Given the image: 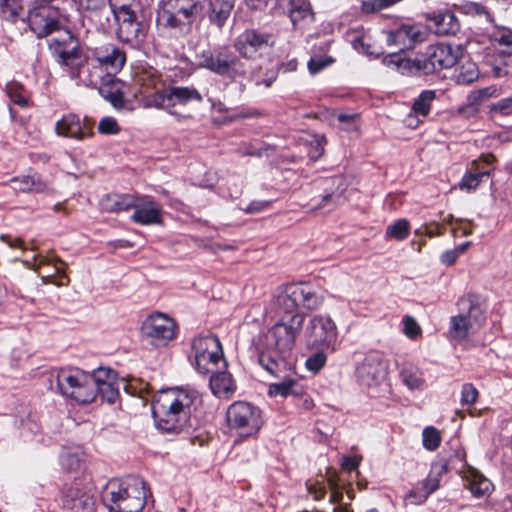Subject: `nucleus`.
<instances>
[{"label": "nucleus", "instance_id": "obj_46", "mask_svg": "<svg viewBox=\"0 0 512 512\" xmlns=\"http://www.w3.org/2000/svg\"><path fill=\"white\" fill-rule=\"evenodd\" d=\"M410 225L408 220L399 219L393 224L389 225L386 229V238L396 239L402 241L409 236Z\"/></svg>", "mask_w": 512, "mask_h": 512}, {"label": "nucleus", "instance_id": "obj_45", "mask_svg": "<svg viewBox=\"0 0 512 512\" xmlns=\"http://www.w3.org/2000/svg\"><path fill=\"white\" fill-rule=\"evenodd\" d=\"M95 399L99 396L103 401L114 403L119 396L117 381L96 384Z\"/></svg>", "mask_w": 512, "mask_h": 512}, {"label": "nucleus", "instance_id": "obj_15", "mask_svg": "<svg viewBox=\"0 0 512 512\" xmlns=\"http://www.w3.org/2000/svg\"><path fill=\"white\" fill-rule=\"evenodd\" d=\"M355 375L363 387H379L386 379L387 364L378 354H369L357 365Z\"/></svg>", "mask_w": 512, "mask_h": 512}, {"label": "nucleus", "instance_id": "obj_44", "mask_svg": "<svg viewBox=\"0 0 512 512\" xmlns=\"http://www.w3.org/2000/svg\"><path fill=\"white\" fill-rule=\"evenodd\" d=\"M436 94L433 90L423 91L415 100L412 110L416 116L426 117L431 109V103L435 99Z\"/></svg>", "mask_w": 512, "mask_h": 512}, {"label": "nucleus", "instance_id": "obj_41", "mask_svg": "<svg viewBox=\"0 0 512 512\" xmlns=\"http://www.w3.org/2000/svg\"><path fill=\"white\" fill-rule=\"evenodd\" d=\"M289 1V17L293 23L296 25L301 21L312 18L313 14L311 11L310 4L307 0H288Z\"/></svg>", "mask_w": 512, "mask_h": 512}, {"label": "nucleus", "instance_id": "obj_1", "mask_svg": "<svg viewBox=\"0 0 512 512\" xmlns=\"http://www.w3.org/2000/svg\"><path fill=\"white\" fill-rule=\"evenodd\" d=\"M29 25L38 38L51 36L49 49L56 63L73 80L81 65L87 62L80 42L65 29L66 17L53 6H41L30 11Z\"/></svg>", "mask_w": 512, "mask_h": 512}, {"label": "nucleus", "instance_id": "obj_30", "mask_svg": "<svg viewBox=\"0 0 512 512\" xmlns=\"http://www.w3.org/2000/svg\"><path fill=\"white\" fill-rule=\"evenodd\" d=\"M135 196L131 194H107L101 201V208L106 212H121L132 209Z\"/></svg>", "mask_w": 512, "mask_h": 512}, {"label": "nucleus", "instance_id": "obj_51", "mask_svg": "<svg viewBox=\"0 0 512 512\" xmlns=\"http://www.w3.org/2000/svg\"><path fill=\"white\" fill-rule=\"evenodd\" d=\"M325 351H328L327 349H317V352L306 360V367L308 370L312 372H318L320 371L327 361V355Z\"/></svg>", "mask_w": 512, "mask_h": 512}, {"label": "nucleus", "instance_id": "obj_37", "mask_svg": "<svg viewBox=\"0 0 512 512\" xmlns=\"http://www.w3.org/2000/svg\"><path fill=\"white\" fill-rule=\"evenodd\" d=\"M488 35L491 40L497 42L500 46H502V52L506 54H512V30L504 27L496 25L494 22L491 23V28L488 29Z\"/></svg>", "mask_w": 512, "mask_h": 512}, {"label": "nucleus", "instance_id": "obj_12", "mask_svg": "<svg viewBox=\"0 0 512 512\" xmlns=\"http://www.w3.org/2000/svg\"><path fill=\"white\" fill-rule=\"evenodd\" d=\"M177 325L170 316L161 312L149 315L141 325V332L154 347H164L176 337Z\"/></svg>", "mask_w": 512, "mask_h": 512}, {"label": "nucleus", "instance_id": "obj_40", "mask_svg": "<svg viewBox=\"0 0 512 512\" xmlns=\"http://www.w3.org/2000/svg\"><path fill=\"white\" fill-rule=\"evenodd\" d=\"M83 452L80 447L64 448L60 455V462L64 469L76 471L81 468Z\"/></svg>", "mask_w": 512, "mask_h": 512}, {"label": "nucleus", "instance_id": "obj_39", "mask_svg": "<svg viewBox=\"0 0 512 512\" xmlns=\"http://www.w3.org/2000/svg\"><path fill=\"white\" fill-rule=\"evenodd\" d=\"M117 35L123 42H137L144 37L142 24L140 22L121 23L118 25Z\"/></svg>", "mask_w": 512, "mask_h": 512}, {"label": "nucleus", "instance_id": "obj_50", "mask_svg": "<svg viewBox=\"0 0 512 512\" xmlns=\"http://www.w3.org/2000/svg\"><path fill=\"white\" fill-rule=\"evenodd\" d=\"M111 16L114 17L118 25L121 23L138 22L136 20L135 11L128 5H121L119 7H115L113 5L111 9Z\"/></svg>", "mask_w": 512, "mask_h": 512}, {"label": "nucleus", "instance_id": "obj_9", "mask_svg": "<svg viewBox=\"0 0 512 512\" xmlns=\"http://www.w3.org/2000/svg\"><path fill=\"white\" fill-rule=\"evenodd\" d=\"M226 419L228 426L244 437L257 434L263 424L261 410L246 401L232 403L227 409Z\"/></svg>", "mask_w": 512, "mask_h": 512}, {"label": "nucleus", "instance_id": "obj_7", "mask_svg": "<svg viewBox=\"0 0 512 512\" xmlns=\"http://www.w3.org/2000/svg\"><path fill=\"white\" fill-rule=\"evenodd\" d=\"M321 303V297L306 284L287 285L276 296V306L280 317L301 314L298 311L300 306L316 309Z\"/></svg>", "mask_w": 512, "mask_h": 512}, {"label": "nucleus", "instance_id": "obj_14", "mask_svg": "<svg viewBox=\"0 0 512 512\" xmlns=\"http://www.w3.org/2000/svg\"><path fill=\"white\" fill-rule=\"evenodd\" d=\"M460 56L459 47L453 48L450 44L440 43L430 46L422 54V74L429 75L436 71L447 69L456 64Z\"/></svg>", "mask_w": 512, "mask_h": 512}, {"label": "nucleus", "instance_id": "obj_60", "mask_svg": "<svg viewBox=\"0 0 512 512\" xmlns=\"http://www.w3.org/2000/svg\"><path fill=\"white\" fill-rule=\"evenodd\" d=\"M167 96L168 87L158 90L149 98V105L158 109H166L168 111L169 102L167 101Z\"/></svg>", "mask_w": 512, "mask_h": 512}, {"label": "nucleus", "instance_id": "obj_8", "mask_svg": "<svg viewBox=\"0 0 512 512\" xmlns=\"http://www.w3.org/2000/svg\"><path fill=\"white\" fill-rule=\"evenodd\" d=\"M192 347L195 352V368L199 373L206 375L227 368L221 342L216 336L198 337Z\"/></svg>", "mask_w": 512, "mask_h": 512}, {"label": "nucleus", "instance_id": "obj_47", "mask_svg": "<svg viewBox=\"0 0 512 512\" xmlns=\"http://www.w3.org/2000/svg\"><path fill=\"white\" fill-rule=\"evenodd\" d=\"M488 171H468L459 182V187L462 190L471 191L478 187L483 177H488Z\"/></svg>", "mask_w": 512, "mask_h": 512}, {"label": "nucleus", "instance_id": "obj_52", "mask_svg": "<svg viewBox=\"0 0 512 512\" xmlns=\"http://www.w3.org/2000/svg\"><path fill=\"white\" fill-rule=\"evenodd\" d=\"M19 6L16 0H0V17L8 21H14L18 16Z\"/></svg>", "mask_w": 512, "mask_h": 512}, {"label": "nucleus", "instance_id": "obj_36", "mask_svg": "<svg viewBox=\"0 0 512 512\" xmlns=\"http://www.w3.org/2000/svg\"><path fill=\"white\" fill-rule=\"evenodd\" d=\"M280 381L271 383L268 388V394L276 397H288L289 395H298L302 392V388L299 383L287 376L285 378H278Z\"/></svg>", "mask_w": 512, "mask_h": 512}, {"label": "nucleus", "instance_id": "obj_54", "mask_svg": "<svg viewBox=\"0 0 512 512\" xmlns=\"http://www.w3.org/2000/svg\"><path fill=\"white\" fill-rule=\"evenodd\" d=\"M98 131L102 135H116L120 132V126L115 118L107 116L100 120Z\"/></svg>", "mask_w": 512, "mask_h": 512}, {"label": "nucleus", "instance_id": "obj_3", "mask_svg": "<svg viewBox=\"0 0 512 512\" xmlns=\"http://www.w3.org/2000/svg\"><path fill=\"white\" fill-rule=\"evenodd\" d=\"M202 6L195 0H161L156 11V26L160 32L189 30L196 21Z\"/></svg>", "mask_w": 512, "mask_h": 512}, {"label": "nucleus", "instance_id": "obj_38", "mask_svg": "<svg viewBox=\"0 0 512 512\" xmlns=\"http://www.w3.org/2000/svg\"><path fill=\"white\" fill-rule=\"evenodd\" d=\"M453 77L457 84H471L479 77L478 67L474 62L466 60L455 69Z\"/></svg>", "mask_w": 512, "mask_h": 512}, {"label": "nucleus", "instance_id": "obj_32", "mask_svg": "<svg viewBox=\"0 0 512 512\" xmlns=\"http://www.w3.org/2000/svg\"><path fill=\"white\" fill-rule=\"evenodd\" d=\"M402 383L409 390H422L425 385L423 372L412 363H405L399 371Z\"/></svg>", "mask_w": 512, "mask_h": 512}, {"label": "nucleus", "instance_id": "obj_22", "mask_svg": "<svg viewBox=\"0 0 512 512\" xmlns=\"http://www.w3.org/2000/svg\"><path fill=\"white\" fill-rule=\"evenodd\" d=\"M92 57L115 74L126 62L125 52L111 43L95 47L92 50Z\"/></svg>", "mask_w": 512, "mask_h": 512}, {"label": "nucleus", "instance_id": "obj_61", "mask_svg": "<svg viewBox=\"0 0 512 512\" xmlns=\"http://www.w3.org/2000/svg\"><path fill=\"white\" fill-rule=\"evenodd\" d=\"M403 332L411 339L417 338L421 334V328L412 316H405L402 320Z\"/></svg>", "mask_w": 512, "mask_h": 512}, {"label": "nucleus", "instance_id": "obj_19", "mask_svg": "<svg viewBox=\"0 0 512 512\" xmlns=\"http://www.w3.org/2000/svg\"><path fill=\"white\" fill-rule=\"evenodd\" d=\"M135 204L132 206L134 212L131 219L141 225H154L162 221L161 205L156 202L151 196L147 195H134Z\"/></svg>", "mask_w": 512, "mask_h": 512}, {"label": "nucleus", "instance_id": "obj_25", "mask_svg": "<svg viewBox=\"0 0 512 512\" xmlns=\"http://www.w3.org/2000/svg\"><path fill=\"white\" fill-rule=\"evenodd\" d=\"M383 63L403 75L422 73V55L411 59L401 52H393L384 57Z\"/></svg>", "mask_w": 512, "mask_h": 512}, {"label": "nucleus", "instance_id": "obj_23", "mask_svg": "<svg viewBox=\"0 0 512 512\" xmlns=\"http://www.w3.org/2000/svg\"><path fill=\"white\" fill-rule=\"evenodd\" d=\"M289 354L267 350L260 353V365L275 378H285L291 369Z\"/></svg>", "mask_w": 512, "mask_h": 512}, {"label": "nucleus", "instance_id": "obj_29", "mask_svg": "<svg viewBox=\"0 0 512 512\" xmlns=\"http://www.w3.org/2000/svg\"><path fill=\"white\" fill-rule=\"evenodd\" d=\"M64 504L71 510L78 512L92 506V498L80 488L78 483L73 484L64 492Z\"/></svg>", "mask_w": 512, "mask_h": 512}, {"label": "nucleus", "instance_id": "obj_28", "mask_svg": "<svg viewBox=\"0 0 512 512\" xmlns=\"http://www.w3.org/2000/svg\"><path fill=\"white\" fill-rule=\"evenodd\" d=\"M234 8L232 0H209L208 19L210 23L222 28Z\"/></svg>", "mask_w": 512, "mask_h": 512}, {"label": "nucleus", "instance_id": "obj_59", "mask_svg": "<svg viewBox=\"0 0 512 512\" xmlns=\"http://www.w3.org/2000/svg\"><path fill=\"white\" fill-rule=\"evenodd\" d=\"M333 59L329 56H315L308 62V69L311 74L320 72L325 67L332 64Z\"/></svg>", "mask_w": 512, "mask_h": 512}, {"label": "nucleus", "instance_id": "obj_4", "mask_svg": "<svg viewBox=\"0 0 512 512\" xmlns=\"http://www.w3.org/2000/svg\"><path fill=\"white\" fill-rule=\"evenodd\" d=\"M111 506L114 512H140L146 503V487L142 478L129 476L111 483Z\"/></svg>", "mask_w": 512, "mask_h": 512}, {"label": "nucleus", "instance_id": "obj_33", "mask_svg": "<svg viewBox=\"0 0 512 512\" xmlns=\"http://www.w3.org/2000/svg\"><path fill=\"white\" fill-rule=\"evenodd\" d=\"M465 486L476 497L489 494L492 490V483L474 469L467 472Z\"/></svg>", "mask_w": 512, "mask_h": 512}, {"label": "nucleus", "instance_id": "obj_2", "mask_svg": "<svg viewBox=\"0 0 512 512\" xmlns=\"http://www.w3.org/2000/svg\"><path fill=\"white\" fill-rule=\"evenodd\" d=\"M197 394L184 388H169L156 393L152 415L156 427L167 433H180L189 424Z\"/></svg>", "mask_w": 512, "mask_h": 512}, {"label": "nucleus", "instance_id": "obj_63", "mask_svg": "<svg viewBox=\"0 0 512 512\" xmlns=\"http://www.w3.org/2000/svg\"><path fill=\"white\" fill-rule=\"evenodd\" d=\"M464 12L467 14H474V15H483L487 19V21L491 24L493 23L494 19L490 15V13L486 10L484 6H482L479 3L475 2H469L463 6Z\"/></svg>", "mask_w": 512, "mask_h": 512}, {"label": "nucleus", "instance_id": "obj_53", "mask_svg": "<svg viewBox=\"0 0 512 512\" xmlns=\"http://www.w3.org/2000/svg\"><path fill=\"white\" fill-rule=\"evenodd\" d=\"M397 0H366L361 4V10L364 13H375L382 9L394 5Z\"/></svg>", "mask_w": 512, "mask_h": 512}, {"label": "nucleus", "instance_id": "obj_64", "mask_svg": "<svg viewBox=\"0 0 512 512\" xmlns=\"http://www.w3.org/2000/svg\"><path fill=\"white\" fill-rule=\"evenodd\" d=\"M91 68V58L87 57V62L84 65H81L79 69V76H75L73 80L77 81L78 85H83L86 87H92V84L88 83L86 79L88 78V75H91L92 70Z\"/></svg>", "mask_w": 512, "mask_h": 512}, {"label": "nucleus", "instance_id": "obj_48", "mask_svg": "<svg viewBox=\"0 0 512 512\" xmlns=\"http://www.w3.org/2000/svg\"><path fill=\"white\" fill-rule=\"evenodd\" d=\"M422 442L427 450H436L441 443L440 432L434 427H426L422 433Z\"/></svg>", "mask_w": 512, "mask_h": 512}, {"label": "nucleus", "instance_id": "obj_10", "mask_svg": "<svg viewBox=\"0 0 512 512\" xmlns=\"http://www.w3.org/2000/svg\"><path fill=\"white\" fill-rule=\"evenodd\" d=\"M304 337L309 347L334 352L338 339V329L330 316L316 314L309 319L304 329Z\"/></svg>", "mask_w": 512, "mask_h": 512}, {"label": "nucleus", "instance_id": "obj_35", "mask_svg": "<svg viewBox=\"0 0 512 512\" xmlns=\"http://www.w3.org/2000/svg\"><path fill=\"white\" fill-rule=\"evenodd\" d=\"M92 70L91 75H88L89 79H86L88 83L92 84L93 88H98L104 84H112L114 83L115 73L111 72L103 66L101 63H99L97 60H95L91 56V68Z\"/></svg>", "mask_w": 512, "mask_h": 512}, {"label": "nucleus", "instance_id": "obj_62", "mask_svg": "<svg viewBox=\"0 0 512 512\" xmlns=\"http://www.w3.org/2000/svg\"><path fill=\"white\" fill-rule=\"evenodd\" d=\"M90 376L93 378L95 385L116 380V374L110 368H98Z\"/></svg>", "mask_w": 512, "mask_h": 512}, {"label": "nucleus", "instance_id": "obj_34", "mask_svg": "<svg viewBox=\"0 0 512 512\" xmlns=\"http://www.w3.org/2000/svg\"><path fill=\"white\" fill-rule=\"evenodd\" d=\"M13 189L20 192L41 193L47 190L48 186L37 175H24L11 179Z\"/></svg>", "mask_w": 512, "mask_h": 512}, {"label": "nucleus", "instance_id": "obj_6", "mask_svg": "<svg viewBox=\"0 0 512 512\" xmlns=\"http://www.w3.org/2000/svg\"><path fill=\"white\" fill-rule=\"evenodd\" d=\"M304 315L294 314L280 317L263 337L266 350L289 354L294 347L295 340L303 328Z\"/></svg>", "mask_w": 512, "mask_h": 512}, {"label": "nucleus", "instance_id": "obj_11", "mask_svg": "<svg viewBox=\"0 0 512 512\" xmlns=\"http://www.w3.org/2000/svg\"><path fill=\"white\" fill-rule=\"evenodd\" d=\"M199 66L231 79L247 74L245 63L227 50L203 51Z\"/></svg>", "mask_w": 512, "mask_h": 512}, {"label": "nucleus", "instance_id": "obj_26", "mask_svg": "<svg viewBox=\"0 0 512 512\" xmlns=\"http://www.w3.org/2000/svg\"><path fill=\"white\" fill-rule=\"evenodd\" d=\"M210 390L218 398H230L236 391V382L226 369H218L210 374Z\"/></svg>", "mask_w": 512, "mask_h": 512}, {"label": "nucleus", "instance_id": "obj_31", "mask_svg": "<svg viewBox=\"0 0 512 512\" xmlns=\"http://www.w3.org/2000/svg\"><path fill=\"white\" fill-rule=\"evenodd\" d=\"M327 182H329L330 186L326 189V194L323 196L319 208H324L329 204H340L343 194L347 189V183L343 176H333Z\"/></svg>", "mask_w": 512, "mask_h": 512}, {"label": "nucleus", "instance_id": "obj_58", "mask_svg": "<svg viewBox=\"0 0 512 512\" xmlns=\"http://www.w3.org/2000/svg\"><path fill=\"white\" fill-rule=\"evenodd\" d=\"M358 115L357 114H345L339 113L337 115V120L340 123V128L347 132L357 131L358 130Z\"/></svg>", "mask_w": 512, "mask_h": 512}, {"label": "nucleus", "instance_id": "obj_17", "mask_svg": "<svg viewBox=\"0 0 512 512\" xmlns=\"http://www.w3.org/2000/svg\"><path fill=\"white\" fill-rule=\"evenodd\" d=\"M484 320L483 311L478 305H470L467 314H459L450 319V334L456 340H464L480 327Z\"/></svg>", "mask_w": 512, "mask_h": 512}, {"label": "nucleus", "instance_id": "obj_55", "mask_svg": "<svg viewBox=\"0 0 512 512\" xmlns=\"http://www.w3.org/2000/svg\"><path fill=\"white\" fill-rule=\"evenodd\" d=\"M37 259H38V263L34 264L35 271H37L38 268L42 265L53 264L56 273L61 274V275L64 274L63 266H65V262L62 261L60 258L54 257V256L50 257L48 255L47 256H35L34 260L36 261Z\"/></svg>", "mask_w": 512, "mask_h": 512}, {"label": "nucleus", "instance_id": "obj_43", "mask_svg": "<svg viewBox=\"0 0 512 512\" xmlns=\"http://www.w3.org/2000/svg\"><path fill=\"white\" fill-rule=\"evenodd\" d=\"M101 96L108 100L115 108H121L124 105L123 94L118 88V83L114 79L112 84H104L97 88Z\"/></svg>", "mask_w": 512, "mask_h": 512}, {"label": "nucleus", "instance_id": "obj_20", "mask_svg": "<svg viewBox=\"0 0 512 512\" xmlns=\"http://www.w3.org/2000/svg\"><path fill=\"white\" fill-rule=\"evenodd\" d=\"M168 113L182 119L190 118L189 114L181 113L178 107H184L190 102H202V96L193 87L170 86L168 87Z\"/></svg>", "mask_w": 512, "mask_h": 512}, {"label": "nucleus", "instance_id": "obj_57", "mask_svg": "<svg viewBox=\"0 0 512 512\" xmlns=\"http://www.w3.org/2000/svg\"><path fill=\"white\" fill-rule=\"evenodd\" d=\"M479 396L477 388L472 383H465L461 389V404L472 405L474 404Z\"/></svg>", "mask_w": 512, "mask_h": 512}, {"label": "nucleus", "instance_id": "obj_18", "mask_svg": "<svg viewBox=\"0 0 512 512\" xmlns=\"http://www.w3.org/2000/svg\"><path fill=\"white\" fill-rule=\"evenodd\" d=\"M386 42L400 51L412 48L415 44L425 40V31L420 25L403 24L386 34Z\"/></svg>", "mask_w": 512, "mask_h": 512}, {"label": "nucleus", "instance_id": "obj_21", "mask_svg": "<svg viewBox=\"0 0 512 512\" xmlns=\"http://www.w3.org/2000/svg\"><path fill=\"white\" fill-rule=\"evenodd\" d=\"M112 7L111 0H79V8L84 16L101 29L110 23Z\"/></svg>", "mask_w": 512, "mask_h": 512}, {"label": "nucleus", "instance_id": "obj_42", "mask_svg": "<svg viewBox=\"0 0 512 512\" xmlns=\"http://www.w3.org/2000/svg\"><path fill=\"white\" fill-rule=\"evenodd\" d=\"M501 95V90L495 85H491L479 90L472 91L468 95L469 106L474 108V111H477V107L490 98L498 97Z\"/></svg>", "mask_w": 512, "mask_h": 512}, {"label": "nucleus", "instance_id": "obj_56", "mask_svg": "<svg viewBox=\"0 0 512 512\" xmlns=\"http://www.w3.org/2000/svg\"><path fill=\"white\" fill-rule=\"evenodd\" d=\"M489 112L495 115H512V97L503 98L489 106Z\"/></svg>", "mask_w": 512, "mask_h": 512}, {"label": "nucleus", "instance_id": "obj_16", "mask_svg": "<svg viewBox=\"0 0 512 512\" xmlns=\"http://www.w3.org/2000/svg\"><path fill=\"white\" fill-rule=\"evenodd\" d=\"M94 121L85 117L80 119L75 114H68L57 121L55 130L60 136L72 138L78 141L91 138L94 135Z\"/></svg>", "mask_w": 512, "mask_h": 512}, {"label": "nucleus", "instance_id": "obj_27", "mask_svg": "<svg viewBox=\"0 0 512 512\" xmlns=\"http://www.w3.org/2000/svg\"><path fill=\"white\" fill-rule=\"evenodd\" d=\"M427 18L433 23L438 35L455 34L460 28L458 19L449 10L434 12Z\"/></svg>", "mask_w": 512, "mask_h": 512}, {"label": "nucleus", "instance_id": "obj_13", "mask_svg": "<svg viewBox=\"0 0 512 512\" xmlns=\"http://www.w3.org/2000/svg\"><path fill=\"white\" fill-rule=\"evenodd\" d=\"M275 44V37L257 29H246L234 40V49L244 58L256 59Z\"/></svg>", "mask_w": 512, "mask_h": 512}, {"label": "nucleus", "instance_id": "obj_24", "mask_svg": "<svg viewBox=\"0 0 512 512\" xmlns=\"http://www.w3.org/2000/svg\"><path fill=\"white\" fill-rule=\"evenodd\" d=\"M448 472V465L444 461L436 462L432 465L428 477L422 483V491L417 496L416 491H411L409 497L417 498L416 504L423 503L430 494L435 492L440 485V478Z\"/></svg>", "mask_w": 512, "mask_h": 512}, {"label": "nucleus", "instance_id": "obj_49", "mask_svg": "<svg viewBox=\"0 0 512 512\" xmlns=\"http://www.w3.org/2000/svg\"><path fill=\"white\" fill-rule=\"evenodd\" d=\"M10 100L20 107H27L29 98L24 88L19 84H9L6 88Z\"/></svg>", "mask_w": 512, "mask_h": 512}, {"label": "nucleus", "instance_id": "obj_5", "mask_svg": "<svg viewBox=\"0 0 512 512\" xmlns=\"http://www.w3.org/2000/svg\"><path fill=\"white\" fill-rule=\"evenodd\" d=\"M58 391L81 404L95 401V382L89 373L78 368L61 369L56 374Z\"/></svg>", "mask_w": 512, "mask_h": 512}]
</instances>
